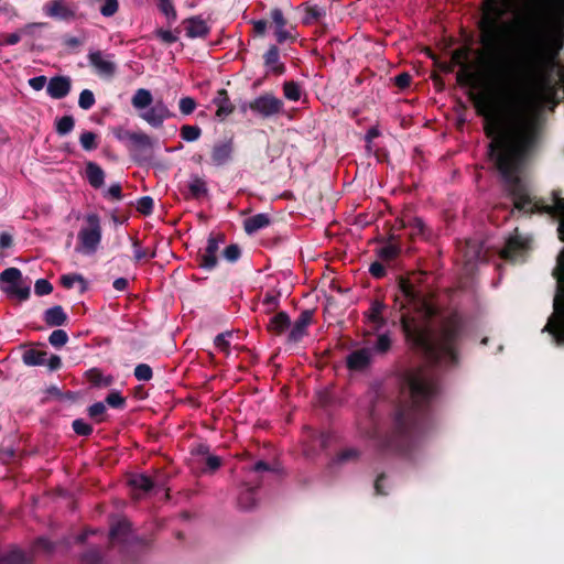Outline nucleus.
<instances>
[{
    "instance_id": "nucleus-24",
    "label": "nucleus",
    "mask_w": 564,
    "mask_h": 564,
    "mask_svg": "<svg viewBox=\"0 0 564 564\" xmlns=\"http://www.w3.org/2000/svg\"><path fill=\"white\" fill-rule=\"evenodd\" d=\"M270 225V218L267 214H257L243 221V227L247 234L251 235L256 231L265 228Z\"/></svg>"
},
{
    "instance_id": "nucleus-26",
    "label": "nucleus",
    "mask_w": 564,
    "mask_h": 564,
    "mask_svg": "<svg viewBox=\"0 0 564 564\" xmlns=\"http://www.w3.org/2000/svg\"><path fill=\"white\" fill-rule=\"evenodd\" d=\"M290 326L289 316L285 313L274 315L268 325V329L275 334L283 333Z\"/></svg>"
},
{
    "instance_id": "nucleus-49",
    "label": "nucleus",
    "mask_w": 564,
    "mask_h": 564,
    "mask_svg": "<svg viewBox=\"0 0 564 564\" xmlns=\"http://www.w3.org/2000/svg\"><path fill=\"white\" fill-rule=\"evenodd\" d=\"M160 9L169 19H175L176 12L172 6L171 0H160Z\"/></svg>"
},
{
    "instance_id": "nucleus-44",
    "label": "nucleus",
    "mask_w": 564,
    "mask_h": 564,
    "mask_svg": "<svg viewBox=\"0 0 564 564\" xmlns=\"http://www.w3.org/2000/svg\"><path fill=\"white\" fill-rule=\"evenodd\" d=\"M105 412H106V406L101 402H97L88 409V413H89L90 417L97 420L98 422L102 421V415Z\"/></svg>"
},
{
    "instance_id": "nucleus-52",
    "label": "nucleus",
    "mask_w": 564,
    "mask_h": 564,
    "mask_svg": "<svg viewBox=\"0 0 564 564\" xmlns=\"http://www.w3.org/2000/svg\"><path fill=\"white\" fill-rule=\"evenodd\" d=\"M106 402L112 408H121L124 404V399L118 392H111Z\"/></svg>"
},
{
    "instance_id": "nucleus-54",
    "label": "nucleus",
    "mask_w": 564,
    "mask_h": 564,
    "mask_svg": "<svg viewBox=\"0 0 564 564\" xmlns=\"http://www.w3.org/2000/svg\"><path fill=\"white\" fill-rule=\"evenodd\" d=\"M118 10L117 0H107L105 4L101 7V13L105 17L112 15Z\"/></svg>"
},
{
    "instance_id": "nucleus-19",
    "label": "nucleus",
    "mask_w": 564,
    "mask_h": 564,
    "mask_svg": "<svg viewBox=\"0 0 564 564\" xmlns=\"http://www.w3.org/2000/svg\"><path fill=\"white\" fill-rule=\"evenodd\" d=\"M371 352L369 349H360L349 355L348 367L354 370H361L370 364Z\"/></svg>"
},
{
    "instance_id": "nucleus-17",
    "label": "nucleus",
    "mask_w": 564,
    "mask_h": 564,
    "mask_svg": "<svg viewBox=\"0 0 564 564\" xmlns=\"http://www.w3.org/2000/svg\"><path fill=\"white\" fill-rule=\"evenodd\" d=\"M467 58H468V51L466 48H459V50H456L453 52L452 61L455 64L463 66V72L468 77V80H470V82L479 80L482 75L479 72H471L468 69V66L466 65Z\"/></svg>"
},
{
    "instance_id": "nucleus-20",
    "label": "nucleus",
    "mask_w": 564,
    "mask_h": 564,
    "mask_svg": "<svg viewBox=\"0 0 564 564\" xmlns=\"http://www.w3.org/2000/svg\"><path fill=\"white\" fill-rule=\"evenodd\" d=\"M44 10L47 15L53 18L66 19L74 15V11L62 0L47 3Z\"/></svg>"
},
{
    "instance_id": "nucleus-41",
    "label": "nucleus",
    "mask_w": 564,
    "mask_h": 564,
    "mask_svg": "<svg viewBox=\"0 0 564 564\" xmlns=\"http://www.w3.org/2000/svg\"><path fill=\"white\" fill-rule=\"evenodd\" d=\"M94 104H95L94 94L88 89L83 90L80 93L79 99H78L79 107L87 110V109L91 108L94 106Z\"/></svg>"
},
{
    "instance_id": "nucleus-48",
    "label": "nucleus",
    "mask_w": 564,
    "mask_h": 564,
    "mask_svg": "<svg viewBox=\"0 0 564 564\" xmlns=\"http://www.w3.org/2000/svg\"><path fill=\"white\" fill-rule=\"evenodd\" d=\"M359 457V452L356 448H346L338 454L340 462L355 460Z\"/></svg>"
},
{
    "instance_id": "nucleus-27",
    "label": "nucleus",
    "mask_w": 564,
    "mask_h": 564,
    "mask_svg": "<svg viewBox=\"0 0 564 564\" xmlns=\"http://www.w3.org/2000/svg\"><path fill=\"white\" fill-rule=\"evenodd\" d=\"M66 321V315L61 306H54L45 312V322L51 326H59Z\"/></svg>"
},
{
    "instance_id": "nucleus-51",
    "label": "nucleus",
    "mask_w": 564,
    "mask_h": 564,
    "mask_svg": "<svg viewBox=\"0 0 564 564\" xmlns=\"http://www.w3.org/2000/svg\"><path fill=\"white\" fill-rule=\"evenodd\" d=\"M155 35L166 44L174 43L177 40V36L173 32L167 30H158L155 32Z\"/></svg>"
},
{
    "instance_id": "nucleus-18",
    "label": "nucleus",
    "mask_w": 564,
    "mask_h": 564,
    "mask_svg": "<svg viewBox=\"0 0 564 564\" xmlns=\"http://www.w3.org/2000/svg\"><path fill=\"white\" fill-rule=\"evenodd\" d=\"M232 145L230 142L216 144L212 151V161L215 165H223L231 158Z\"/></svg>"
},
{
    "instance_id": "nucleus-22",
    "label": "nucleus",
    "mask_w": 564,
    "mask_h": 564,
    "mask_svg": "<svg viewBox=\"0 0 564 564\" xmlns=\"http://www.w3.org/2000/svg\"><path fill=\"white\" fill-rule=\"evenodd\" d=\"M196 455L198 457L199 463H205L206 470L208 471H215L221 465L220 457L210 454L206 446H199L196 449Z\"/></svg>"
},
{
    "instance_id": "nucleus-35",
    "label": "nucleus",
    "mask_w": 564,
    "mask_h": 564,
    "mask_svg": "<svg viewBox=\"0 0 564 564\" xmlns=\"http://www.w3.org/2000/svg\"><path fill=\"white\" fill-rule=\"evenodd\" d=\"M411 236H424L425 226L422 219L411 218L404 225Z\"/></svg>"
},
{
    "instance_id": "nucleus-53",
    "label": "nucleus",
    "mask_w": 564,
    "mask_h": 564,
    "mask_svg": "<svg viewBox=\"0 0 564 564\" xmlns=\"http://www.w3.org/2000/svg\"><path fill=\"white\" fill-rule=\"evenodd\" d=\"M390 346H391V340H390L389 336L388 335H381L378 338V341H377V345H376V350L378 352L383 354V352L389 350Z\"/></svg>"
},
{
    "instance_id": "nucleus-33",
    "label": "nucleus",
    "mask_w": 564,
    "mask_h": 564,
    "mask_svg": "<svg viewBox=\"0 0 564 564\" xmlns=\"http://www.w3.org/2000/svg\"><path fill=\"white\" fill-rule=\"evenodd\" d=\"M129 484L135 488L141 489L143 491H148L153 487L152 480L145 475H133L129 479Z\"/></svg>"
},
{
    "instance_id": "nucleus-15",
    "label": "nucleus",
    "mask_w": 564,
    "mask_h": 564,
    "mask_svg": "<svg viewBox=\"0 0 564 564\" xmlns=\"http://www.w3.org/2000/svg\"><path fill=\"white\" fill-rule=\"evenodd\" d=\"M213 102L217 107L216 117L219 120L226 119L235 109L225 89L218 90L217 96L214 98Z\"/></svg>"
},
{
    "instance_id": "nucleus-55",
    "label": "nucleus",
    "mask_w": 564,
    "mask_h": 564,
    "mask_svg": "<svg viewBox=\"0 0 564 564\" xmlns=\"http://www.w3.org/2000/svg\"><path fill=\"white\" fill-rule=\"evenodd\" d=\"M21 40L19 33L3 34L0 36V45H14Z\"/></svg>"
},
{
    "instance_id": "nucleus-21",
    "label": "nucleus",
    "mask_w": 564,
    "mask_h": 564,
    "mask_svg": "<svg viewBox=\"0 0 564 564\" xmlns=\"http://www.w3.org/2000/svg\"><path fill=\"white\" fill-rule=\"evenodd\" d=\"M153 102L152 94L149 89L139 88L131 98V104L135 110L144 111Z\"/></svg>"
},
{
    "instance_id": "nucleus-36",
    "label": "nucleus",
    "mask_w": 564,
    "mask_h": 564,
    "mask_svg": "<svg viewBox=\"0 0 564 564\" xmlns=\"http://www.w3.org/2000/svg\"><path fill=\"white\" fill-rule=\"evenodd\" d=\"M200 129L196 126H183L181 128V135L185 141L193 142L200 137Z\"/></svg>"
},
{
    "instance_id": "nucleus-2",
    "label": "nucleus",
    "mask_w": 564,
    "mask_h": 564,
    "mask_svg": "<svg viewBox=\"0 0 564 564\" xmlns=\"http://www.w3.org/2000/svg\"><path fill=\"white\" fill-rule=\"evenodd\" d=\"M402 328L410 341L422 349L425 355L435 361H454V340L457 333L455 322L448 323L441 334H432L430 330L417 326L412 319L402 316Z\"/></svg>"
},
{
    "instance_id": "nucleus-4",
    "label": "nucleus",
    "mask_w": 564,
    "mask_h": 564,
    "mask_svg": "<svg viewBox=\"0 0 564 564\" xmlns=\"http://www.w3.org/2000/svg\"><path fill=\"white\" fill-rule=\"evenodd\" d=\"M86 226L78 232L77 251L91 254L94 253L101 240V227L97 215L90 214L86 217Z\"/></svg>"
},
{
    "instance_id": "nucleus-42",
    "label": "nucleus",
    "mask_w": 564,
    "mask_h": 564,
    "mask_svg": "<svg viewBox=\"0 0 564 564\" xmlns=\"http://www.w3.org/2000/svg\"><path fill=\"white\" fill-rule=\"evenodd\" d=\"M180 110L183 115H191L196 108V101L192 97H183L178 102Z\"/></svg>"
},
{
    "instance_id": "nucleus-63",
    "label": "nucleus",
    "mask_w": 564,
    "mask_h": 564,
    "mask_svg": "<svg viewBox=\"0 0 564 564\" xmlns=\"http://www.w3.org/2000/svg\"><path fill=\"white\" fill-rule=\"evenodd\" d=\"M133 246H134V259L135 260L139 261L141 259H144V258L149 257L148 251L143 250L142 248H140V246L137 242H134Z\"/></svg>"
},
{
    "instance_id": "nucleus-25",
    "label": "nucleus",
    "mask_w": 564,
    "mask_h": 564,
    "mask_svg": "<svg viewBox=\"0 0 564 564\" xmlns=\"http://www.w3.org/2000/svg\"><path fill=\"white\" fill-rule=\"evenodd\" d=\"M86 175L91 186L100 187L104 184V171L96 163H87Z\"/></svg>"
},
{
    "instance_id": "nucleus-5",
    "label": "nucleus",
    "mask_w": 564,
    "mask_h": 564,
    "mask_svg": "<svg viewBox=\"0 0 564 564\" xmlns=\"http://www.w3.org/2000/svg\"><path fill=\"white\" fill-rule=\"evenodd\" d=\"M1 290L10 297L24 301L30 295V285L21 279L17 268H9L0 274Z\"/></svg>"
},
{
    "instance_id": "nucleus-31",
    "label": "nucleus",
    "mask_w": 564,
    "mask_h": 564,
    "mask_svg": "<svg viewBox=\"0 0 564 564\" xmlns=\"http://www.w3.org/2000/svg\"><path fill=\"white\" fill-rule=\"evenodd\" d=\"M87 380L98 387H108L111 383L110 377H105L98 369H90L86 372Z\"/></svg>"
},
{
    "instance_id": "nucleus-30",
    "label": "nucleus",
    "mask_w": 564,
    "mask_h": 564,
    "mask_svg": "<svg viewBox=\"0 0 564 564\" xmlns=\"http://www.w3.org/2000/svg\"><path fill=\"white\" fill-rule=\"evenodd\" d=\"M22 358H23L24 364L28 366L44 365L46 362V352L35 350V349H30L23 354Z\"/></svg>"
},
{
    "instance_id": "nucleus-12",
    "label": "nucleus",
    "mask_w": 564,
    "mask_h": 564,
    "mask_svg": "<svg viewBox=\"0 0 564 564\" xmlns=\"http://www.w3.org/2000/svg\"><path fill=\"white\" fill-rule=\"evenodd\" d=\"M271 19L274 25V33L278 42L282 43L288 39L292 37V28L289 29L286 26V20L284 19L283 13L280 9H273L271 11Z\"/></svg>"
},
{
    "instance_id": "nucleus-29",
    "label": "nucleus",
    "mask_w": 564,
    "mask_h": 564,
    "mask_svg": "<svg viewBox=\"0 0 564 564\" xmlns=\"http://www.w3.org/2000/svg\"><path fill=\"white\" fill-rule=\"evenodd\" d=\"M265 65L274 73L281 74L283 66L279 63V51L275 46H271L264 56Z\"/></svg>"
},
{
    "instance_id": "nucleus-10",
    "label": "nucleus",
    "mask_w": 564,
    "mask_h": 564,
    "mask_svg": "<svg viewBox=\"0 0 564 564\" xmlns=\"http://www.w3.org/2000/svg\"><path fill=\"white\" fill-rule=\"evenodd\" d=\"M88 59L90 65L101 76L111 77L116 73V64L110 55L100 51H94L88 54Z\"/></svg>"
},
{
    "instance_id": "nucleus-1",
    "label": "nucleus",
    "mask_w": 564,
    "mask_h": 564,
    "mask_svg": "<svg viewBox=\"0 0 564 564\" xmlns=\"http://www.w3.org/2000/svg\"><path fill=\"white\" fill-rule=\"evenodd\" d=\"M477 109L485 118V130L491 139L489 155L510 192L514 207L525 213L534 210L519 172L534 138L535 104L530 98L520 100L510 109H502L489 95L480 96Z\"/></svg>"
},
{
    "instance_id": "nucleus-11",
    "label": "nucleus",
    "mask_w": 564,
    "mask_h": 564,
    "mask_svg": "<svg viewBox=\"0 0 564 564\" xmlns=\"http://www.w3.org/2000/svg\"><path fill=\"white\" fill-rule=\"evenodd\" d=\"M528 239L519 235L510 237L501 250L500 254L503 259L517 261L528 249Z\"/></svg>"
},
{
    "instance_id": "nucleus-34",
    "label": "nucleus",
    "mask_w": 564,
    "mask_h": 564,
    "mask_svg": "<svg viewBox=\"0 0 564 564\" xmlns=\"http://www.w3.org/2000/svg\"><path fill=\"white\" fill-rule=\"evenodd\" d=\"M61 282L62 284L66 288V289H72L76 285L79 286V290L80 291H84L86 289V283H85V280L83 279L82 275L79 274H67V275H63L61 278Z\"/></svg>"
},
{
    "instance_id": "nucleus-6",
    "label": "nucleus",
    "mask_w": 564,
    "mask_h": 564,
    "mask_svg": "<svg viewBox=\"0 0 564 564\" xmlns=\"http://www.w3.org/2000/svg\"><path fill=\"white\" fill-rule=\"evenodd\" d=\"M409 390L414 403L427 400L434 392V384L426 370H416L408 377Z\"/></svg>"
},
{
    "instance_id": "nucleus-7",
    "label": "nucleus",
    "mask_w": 564,
    "mask_h": 564,
    "mask_svg": "<svg viewBox=\"0 0 564 564\" xmlns=\"http://www.w3.org/2000/svg\"><path fill=\"white\" fill-rule=\"evenodd\" d=\"M553 208L560 220V238L561 240H564V199L557 198ZM553 275L557 280V293L554 299H564V249L557 257V263L553 271Z\"/></svg>"
},
{
    "instance_id": "nucleus-43",
    "label": "nucleus",
    "mask_w": 564,
    "mask_h": 564,
    "mask_svg": "<svg viewBox=\"0 0 564 564\" xmlns=\"http://www.w3.org/2000/svg\"><path fill=\"white\" fill-rule=\"evenodd\" d=\"M134 376L140 381H148L152 378V369L145 364H140L134 369Z\"/></svg>"
},
{
    "instance_id": "nucleus-16",
    "label": "nucleus",
    "mask_w": 564,
    "mask_h": 564,
    "mask_svg": "<svg viewBox=\"0 0 564 564\" xmlns=\"http://www.w3.org/2000/svg\"><path fill=\"white\" fill-rule=\"evenodd\" d=\"M219 242L216 238L210 237L207 241L206 249L202 254V265L207 269H213L217 263V252Z\"/></svg>"
},
{
    "instance_id": "nucleus-50",
    "label": "nucleus",
    "mask_w": 564,
    "mask_h": 564,
    "mask_svg": "<svg viewBox=\"0 0 564 564\" xmlns=\"http://www.w3.org/2000/svg\"><path fill=\"white\" fill-rule=\"evenodd\" d=\"M231 334L230 333H226V334H220L218 335L216 338H215V345L216 347L220 350V351H224V352H227L228 351V347H229V341H228V337H230Z\"/></svg>"
},
{
    "instance_id": "nucleus-38",
    "label": "nucleus",
    "mask_w": 564,
    "mask_h": 564,
    "mask_svg": "<svg viewBox=\"0 0 564 564\" xmlns=\"http://www.w3.org/2000/svg\"><path fill=\"white\" fill-rule=\"evenodd\" d=\"M74 128V119L70 116H65L56 121V131L59 134H66Z\"/></svg>"
},
{
    "instance_id": "nucleus-57",
    "label": "nucleus",
    "mask_w": 564,
    "mask_h": 564,
    "mask_svg": "<svg viewBox=\"0 0 564 564\" xmlns=\"http://www.w3.org/2000/svg\"><path fill=\"white\" fill-rule=\"evenodd\" d=\"M46 84V78L44 76L33 77L29 80V85L34 90H41Z\"/></svg>"
},
{
    "instance_id": "nucleus-14",
    "label": "nucleus",
    "mask_w": 564,
    "mask_h": 564,
    "mask_svg": "<svg viewBox=\"0 0 564 564\" xmlns=\"http://www.w3.org/2000/svg\"><path fill=\"white\" fill-rule=\"evenodd\" d=\"M70 90V80L67 77H54L47 85V94L56 99L65 97Z\"/></svg>"
},
{
    "instance_id": "nucleus-45",
    "label": "nucleus",
    "mask_w": 564,
    "mask_h": 564,
    "mask_svg": "<svg viewBox=\"0 0 564 564\" xmlns=\"http://www.w3.org/2000/svg\"><path fill=\"white\" fill-rule=\"evenodd\" d=\"M53 288L52 284L44 279H40L35 282V293L37 295H46L52 292Z\"/></svg>"
},
{
    "instance_id": "nucleus-46",
    "label": "nucleus",
    "mask_w": 564,
    "mask_h": 564,
    "mask_svg": "<svg viewBox=\"0 0 564 564\" xmlns=\"http://www.w3.org/2000/svg\"><path fill=\"white\" fill-rule=\"evenodd\" d=\"M153 209V199L149 196L142 197L138 202V210L144 215H148Z\"/></svg>"
},
{
    "instance_id": "nucleus-56",
    "label": "nucleus",
    "mask_w": 564,
    "mask_h": 564,
    "mask_svg": "<svg viewBox=\"0 0 564 564\" xmlns=\"http://www.w3.org/2000/svg\"><path fill=\"white\" fill-rule=\"evenodd\" d=\"M240 257V249L236 245H230L225 249V258L229 261H236Z\"/></svg>"
},
{
    "instance_id": "nucleus-47",
    "label": "nucleus",
    "mask_w": 564,
    "mask_h": 564,
    "mask_svg": "<svg viewBox=\"0 0 564 564\" xmlns=\"http://www.w3.org/2000/svg\"><path fill=\"white\" fill-rule=\"evenodd\" d=\"M73 429L78 435H89L93 431L91 426L83 420L74 421Z\"/></svg>"
},
{
    "instance_id": "nucleus-59",
    "label": "nucleus",
    "mask_w": 564,
    "mask_h": 564,
    "mask_svg": "<svg viewBox=\"0 0 564 564\" xmlns=\"http://www.w3.org/2000/svg\"><path fill=\"white\" fill-rule=\"evenodd\" d=\"M410 80H411V77H410V75H409V74H406V73H402V74H400V75H398V76L395 77V84H397V86H398V87H400V88H405V87H408V86H409V84H410Z\"/></svg>"
},
{
    "instance_id": "nucleus-39",
    "label": "nucleus",
    "mask_w": 564,
    "mask_h": 564,
    "mask_svg": "<svg viewBox=\"0 0 564 564\" xmlns=\"http://www.w3.org/2000/svg\"><path fill=\"white\" fill-rule=\"evenodd\" d=\"M96 139L97 135L94 132L86 131L80 134L79 141L85 150L90 151L97 148Z\"/></svg>"
},
{
    "instance_id": "nucleus-28",
    "label": "nucleus",
    "mask_w": 564,
    "mask_h": 564,
    "mask_svg": "<svg viewBox=\"0 0 564 564\" xmlns=\"http://www.w3.org/2000/svg\"><path fill=\"white\" fill-rule=\"evenodd\" d=\"M310 321H311L310 314H307V313L303 314L294 323V325H293V327L291 329V333H290V338L292 340H299L300 338H302V336L305 333V329H306L307 325L310 324Z\"/></svg>"
},
{
    "instance_id": "nucleus-32",
    "label": "nucleus",
    "mask_w": 564,
    "mask_h": 564,
    "mask_svg": "<svg viewBox=\"0 0 564 564\" xmlns=\"http://www.w3.org/2000/svg\"><path fill=\"white\" fill-rule=\"evenodd\" d=\"M189 192L193 197L199 198L207 193V186L204 180L195 176L189 181L188 184Z\"/></svg>"
},
{
    "instance_id": "nucleus-23",
    "label": "nucleus",
    "mask_w": 564,
    "mask_h": 564,
    "mask_svg": "<svg viewBox=\"0 0 564 564\" xmlns=\"http://www.w3.org/2000/svg\"><path fill=\"white\" fill-rule=\"evenodd\" d=\"M383 305L380 302H375L369 310L367 314V325H368V332H376L378 330L382 324L383 319L381 317Z\"/></svg>"
},
{
    "instance_id": "nucleus-8",
    "label": "nucleus",
    "mask_w": 564,
    "mask_h": 564,
    "mask_svg": "<svg viewBox=\"0 0 564 564\" xmlns=\"http://www.w3.org/2000/svg\"><path fill=\"white\" fill-rule=\"evenodd\" d=\"M249 107L263 117H270L282 111L283 102L275 96L265 94L251 101Z\"/></svg>"
},
{
    "instance_id": "nucleus-3",
    "label": "nucleus",
    "mask_w": 564,
    "mask_h": 564,
    "mask_svg": "<svg viewBox=\"0 0 564 564\" xmlns=\"http://www.w3.org/2000/svg\"><path fill=\"white\" fill-rule=\"evenodd\" d=\"M516 0H484L482 17L479 22L481 43L489 51L499 46L508 25L501 17L514 7Z\"/></svg>"
},
{
    "instance_id": "nucleus-58",
    "label": "nucleus",
    "mask_w": 564,
    "mask_h": 564,
    "mask_svg": "<svg viewBox=\"0 0 564 564\" xmlns=\"http://www.w3.org/2000/svg\"><path fill=\"white\" fill-rule=\"evenodd\" d=\"M106 195L112 199H120L121 198V186L119 184L111 185L107 189Z\"/></svg>"
},
{
    "instance_id": "nucleus-9",
    "label": "nucleus",
    "mask_w": 564,
    "mask_h": 564,
    "mask_svg": "<svg viewBox=\"0 0 564 564\" xmlns=\"http://www.w3.org/2000/svg\"><path fill=\"white\" fill-rule=\"evenodd\" d=\"M139 116L147 123L156 128L161 127L164 120L172 115L166 105L162 100H158L154 106L151 108L148 107L144 111L140 112Z\"/></svg>"
},
{
    "instance_id": "nucleus-62",
    "label": "nucleus",
    "mask_w": 564,
    "mask_h": 564,
    "mask_svg": "<svg viewBox=\"0 0 564 564\" xmlns=\"http://www.w3.org/2000/svg\"><path fill=\"white\" fill-rule=\"evenodd\" d=\"M380 254L383 258L391 259L397 254V249L393 246H387L380 250Z\"/></svg>"
},
{
    "instance_id": "nucleus-60",
    "label": "nucleus",
    "mask_w": 564,
    "mask_h": 564,
    "mask_svg": "<svg viewBox=\"0 0 564 564\" xmlns=\"http://www.w3.org/2000/svg\"><path fill=\"white\" fill-rule=\"evenodd\" d=\"M400 288H401L402 294L406 297L408 301L411 302L414 300L413 291L411 289V285L408 282L402 281L400 284Z\"/></svg>"
},
{
    "instance_id": "nucleus-13",
    "label": "nucleus",
    "mask_w": 564,
    "mask_h": 564,
    "mask_svg": "<svg viewBox=\"0 0 564 564\" xmlns=\"http://www.w3.org/2000/svg\"><path fill=\"white\" fill-rule=\"evenodd\" d=\"M184 30L188 37H203L209 32L207 23L200 18H191L183 22Z\"/></svg>"
},
{
    "instance_id": "nucleus-64",
    "label": "nucleus",
    "mask_w": 564,
    "mask_h": 564,
    "mask_svg": "<svg viewBox=\"0 0 564 564\" xmlns=\"http://www.w3.org/2000/svg\"><path fill=\"white\" fill-rule=\"evenodd\" d=\"M11 242H12V239H11V236L9 234H1L0 235V247L1 248H8L11 246Z\"/></svg>"
},
{
    "instance_id": "nucleus-37",
    "label": "nucleus",
    "mask_w": 564,
    "mask_h": 564,
    "mask_svg": "<svg viewBox=\"0 0 564 564\" xmlns=\"http://www.w3.org/2000/svg\"><path fill=\"white\" fill-rule=\"evenodd\" d=\"M284 96L293 101H297L301 98V88L293 82H288L283 86Z\"/></svg>"
},
{
    "instance_id": "nucleus-40",
    "label": "nucleus",
    "mask_w": 564,
    "mask_h": 564,
    "mask_svg": "<svg viewBox=\"0 0 564 564\" xmlns=\"http://www.w3.org/2000/svg\"><path fill=\"white\" fill-rule=\"evenodd\" d=\"M67 334L62 329H56L50 335V344L54 347H62L67 343Z\"/></svg>"
},
{
    "instance_id": "nucleus-61",
    "label": "nucleus",
    "mask_w": 564,
    "mask_h": 564,
    "mask_svg": "<svg viewBox=\"0 0 564 564\" xmlns=\"http://www.w3.org/2000/svg\"><path fill=\"white\" fill-rule=\"evenodd\" d=\"M370 273L376 276V278H380L384 274V268L381 263L379 262H375L370 265Z\"/></svg>"
}]
</instances>
